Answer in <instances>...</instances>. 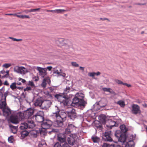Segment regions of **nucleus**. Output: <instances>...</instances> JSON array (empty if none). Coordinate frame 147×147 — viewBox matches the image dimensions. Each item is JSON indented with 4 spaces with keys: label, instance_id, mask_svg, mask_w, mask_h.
I'll return each instance as SVG.
<instances>
[{
    "label": "nucleus",
    "instance_id": "nucleus-31",
    "mask_svg": "<svg viewBox=\"0 0 147 147\" xmlns=\"http://www.w3.org/2000/svg\"><path fill=\"white\" fill-rule=\"evenodd\" d=\"M134 144V142L133 140H129L125 144V147H132L133 144Z\"/></svg>",
    "mask_w": 147,
    "mask_h": 147
},
{
    "label": "nucleus",
    "instance_id": "nucleus-35",
    "mask_svg": "<svg viewBox=\"0 0 147 147\" xmlns=\"http://www.w3.org/2000/svg\"><path fill=\"white\" fill-rule=\"evenodd\" d=\"M117 103L119 105L120 107H124L125 105L124 102L121 100L118 101L117 102Z\"/></svg>",
    "mask_w": 147,
    "mask_h": 147
},
{
    "label": "nucleus",
    "instance_id": "nucleus-64",
    "mask_svg": "<svg viewBox=\"0 0 147 147\" xmlns=\"http://www.w3.org/2000/svg\"><path fill=\"white\" fill-rule=\"evenodd\" d=\"M4 85H6V86H8L9 85V84L8 82H7V81H5L4 82Z\"/></svg>",
    "mask_w": 147,
    "mask_h": 147
},
{
    "label": "nucleus",
    "instance_id": "nucleus-53",
    "mask_svg": "<svg viewBox=\"0 0 147 147\" xmlns=\"http://www.w3.org/2000/svg\"><path fill=\"white\" fill-rule=\"evenodd\" d=\"M47 85V83L45 81H43L41 84V86L43 88H45L46 87Z\"/></svg>",
    "mask_w": 147,
    "mask_h": 147
},
{
    "label": "nucleus",
    "instance_id": "nucleus-15",
    "mask_svg": "<svg viewBox=\"0 0 147 147\" xmlns=\"http://www.w3.org/2000/svg\"><path fill=\"white\" fill-rule=\"evenodd\" d=\"M64 121L61 120L56 119L53 123V125L55 127H62L63 125V122Z\"/></svg>",
    "mask_w": 147,
    "mask_h": 147
},
{
    "label": "nucleus",
    "instance_id": "nucleus-23",
    "mask_svg": "<svg viewBox=\"0 0 147 147\" xmlns=\"http://www.w3.org/2000/svg\"><path fill=\"white\" fill-rule=\"evenodd\" d=\"M106 116L103 114H101L98 117L99 121L102 124H104L106 123Z\"/></svg>",
    "mask_w": 147,
    "mask_h": 147
},
{
    "label": "nucleus",
    "instance_id": "nucleus-56",
    "mask_svg": "<svg viewBox=\"0 0 147 147\" xmlns=\"http://www.w3.org/2000/svg\"><path fill=\"white\" fill-rule=\"evenodd\" d=\"M11 132L14 134H16L17 133V130L11 129Z\"/></svg>",
    "mask_w": 147,
    "mask_h": 147
},
{
    "label": "nucleus",
    "instance_id": "nucleus-8",
    "mask_svg": "<svg viewBox=\"0 0 147 147\" xmlns=\"http://www.w3.org/2000/svg\"><path fill=\"white\" fill-rule=\"evenodd\" d=\"M34 112V110L32 108H30L27 109L24 111L23 114L24 116L21 118V119H23L24 117L29 118L33 114Z\"/></svg>",
    "mask_w": 147,
    "mask_h": 147
},
{
    "label": "nucleus",
    "instance_id": "nucleus-50",
    "mask_svg": "<svg viewBox=\"0 0 147 147\" xmlns=\"http://www.w3.org/2000/svg\"><path fill=\"white\" fill-rule=\"evenodd\" d=\"M53 147H62V144H60L59 142H57L54 145Z\"/></svg>",
    "mask_w": 147,
    "mask_h": 147
},
{
    "label": "nucleus",
    "instance_id": "nucleus-19",
    "mask_svg": "<svg viewBox=\"0 0 147 147\" xmlns=\"http://www.w3.org/2000/svg\"><path fill=\"white\" fill-rule=\"evenodd\" d=\"M26 121L28 124L29 128H32L35 126L36 125L32 119H28Z\"/></svg>",
    "mask_w": 147,
    "mask_h": 147
},
{
    "label": "nucleus",
    "instance_id": "nucleus-29",
    "mask_svg": "<svg viewBox=\"0 0 147 147\" xmlns=\"http://www.w3.org/2000/svg\"><path fill=\"white\" fill-rule=\"evenodd\" d=\"M6 105V100H4L0 103V109L2 110L7 107Z\"/></svg>",
    "mask_w": 147,
    "mask_h": 147
},
{
    "label": "nucleus",
    "instance_id": "nucleus-38",
    "mask_svg": "<svg viewBox=\"0 0 147 147\" xmlns=\"http://www.w3.org/2000/svg\"><path fill=\"white\" fill-rule=\"evenodd\" d=\"M8 142L10 143H13L14 141L13 137V136H11L8 137Z\"/></svg>",
    "mask_w": 147,
    "mask_h": 147
},
{
    "label": "nucleus",
    "instance_id": "nucleus-2",
    "mask_svg": "<svg viewBox=\"0 0 147 147\" xmlns=\"http://www.w3.org/2000/svg\"><path fill=\"white\" fill-rule=\"evenodd\" d=\"M55 107H57V109H56L55 112L53 113L51 117L53 118L65 121L66 119L67 112H66L63 110H61L56 106Z\"/></svg>",
    "mask_w": 147,
    "mask_h": 147
},
{
    "label": "nucleus",
    "instance_id": "nucleus-11",
    "mask_svg": "<svg viewBox=\"0 0 147 147\" xmlns=\"http://www.w3.org/2000/svg\"><path fill=\"white\" fill-rule=\"evenodd\" d=\"M75 129V126L73 124H69L67 127L65 129V131L64 132V134H69Z\"/></svg>",
    "mask_w": 147,
    "mask_h": 147
},
{
    "label": "nucleus",
    "instance_id": "nucleus-30",
    "mask_svg": "<svg viewBox=\"0 0 147 147\" xmlns=\"http://www.w3.org/2000/svg\"><path fill=\"white\" fill-rule=\"evenodd\" d=\"M120 129L122 132L125 133L128 130V129L126 127L124 124L121 125L120 127Z\"/></svg>",
    "mask_w": 147,
    "mask_h": 147
},
{
    "label": "nucleus",
    "instance_id": "nucleus-60",
    "mask_svg": "<svg viewBox=\"0 0 147 147\" xmlns=\"http://www.w3.org/2000/svg\"><path fill=\"white\" fill-rule=\"evenodd\" d=\"M123 85H125L127 86L128 87H131V85L130 84H127L126 83H124Z\"/></svg>",
    "mask_w": 147,
    "mask_h": 147
},
{
    "label": "nucleus",
    "instance_id": "nucleus-46",
    "mask_svg": "<svg viewBox=\"0 0 147 147\" xmlns=\"http://www.w3.org/2000/svg\"><path fill=\"white\" fill-rule=\"evenodd\" d=\"M32 88L30 86H27L26 88L24 89V91H29L32 90Z\"/></svg>",
    "mask_w": 147,
    "mask_h": 147
},
{
    "label": "nucleus",
    "instance_id": "nucleus-39",
    "mask_svg": "<svg viewBox=\"0 0 147 147\" xmlns=\"http://www.w3.org/2000/svg\"><path fill=\"white\" fill-rule=\"evenodd\" d=\"M65 39L63 38H59L58 39L57 42H59L60 44L63 45H64L63 42L64 41Z\"/></svg>",
    "mask_w": 147,
    "mask_h": 147
},
{
    "label": "nucleus",
    "instance_id": "nucleus-7",
    "mask_svg": "<svg viewBox=\"0 0 147 147\" xmlns=\"http://www.w3.org/2000/svg\"><path fill=\"white\" fill-rule=\"evenodd\" d=\"M77 136L74 134H71L67 138V141L68 144L71 146L74 145L76 141Z\"/></svg>",
    "mask_w": 147,
    "mask_h": 147
},
{
    "label": "nucleus",
    "instance_id": "nucleus-9",
    "mask_svg": "<svg viewBox=\"0 0 147 147\" xmlns=\"http://www.w3.org/2000/svg\"><path fill=\"white\" fill-rule=\"evenodd\" d=\"M67 115L68 117L72 120H74L77 117L76 110L74 109H72L70 111L67 112Z\"/></svg>",
    "mask_w": 147,
    "mask_h": 147
},
{
    "label": "nucleus",
    "instance_id": "nucleus-17",
    "mask_svg": "<svg viewBox=\"0 0 147 147\" xmlns=\"http://www.w3.org/2000/svg\"><path fill=\"white\" fill-rule=\"evenodd\" d=\"M37 69L39 71V75L42 77H44L47 75V69L42 68L38 67H37Z\"/></svg>",
    "mask_w": 147,
    "mask_h": 147
},
{
    "label": "nucleus",
    "instance_id": "nucleus-44",
    "mask_svg": "<svg viewBox=\"0 0 147 147\" xmlns=\"http://www.w3.org/2000/svg\"><path fill=\"white\" fill-rule=\"evenodd\" d=\"M9 38L12 39L14 41H21L22 40V39H16L15 38L12 37H9Z\"/></svg>",
    "mask_w": 147,
    "mask_h": 147
},
{
    "label": "nucleus",
    "instance_id": "nucleus-49",
    "mask_svg": "<svg viewBox=\"0 0 147 147\" xmlns=\"http://www.w3.org/2000/svg\"><path fill=\"white\" fill-rule=\"evenodd\" d=\"M71 64L72 66L74 67H78L79 66V65L76 62H71Z\"/></svg>",
    "mask_w": 147,
    "mask_h": 147
},
{
    "label": "nucleus",
    "instance_id": "nucleus-14",
    "mask_svg": "<svg viewBox=\"0 0 147 147\" xmlns=\"http://www.w3.org/2000/svg\"><path fill=\"white\" fill-rule=\"evenodd\" d=\"M131 111L132 113L135 114H136L138 113H141L139 106L136 104L133 105Z\"/></svg>",
    "mask_w": 147,
    "mask_h": 147
},
{
    "label": "nucleus",
    "instance_id": "nucleus-59",
    "mask_svg": "<svg viewBox=\"0 0 147 147\" xmlns=\"http://www.w3.org/2000/svg\"><path fill=\"white\" fill-rule=\"evenodd\" d=\"M47 96L49 98H53V95L49 93H48Z\"/></svg>",
    "mask_w": 147,
    "mask_h": 147
},
{
    "label": "nucleus",
    "instance_id": "nucleus-33",
    "mask_svg": "<svg viewBox=\"0 0 147 147\" xmlns=\"http://www.w3.org/2000/svg\"><path fill=\"white\" fill-rule=\"evenodd\" d=\"M8 91H7L6 92L4 93V94H3L2 93H1V97L2 99H3V100H6V98L7 96L8 95Z\"/></svg>",
    "mask_w": 147,
    "mask_h": 147
},
{
    "label": "nucleus",
    "instance_id": "nucleus-40",
    "mask_svg": "<svg viewBox=\"0 0 147 147\" xmlns=\"http://www.w3.org/2000/svg\"><path fill=\"white\" fill-rule=\"evenodd\" d=\"M32 136L34 138H36L37 136V132L36 131H32L31 132Z\"/></svg>",
    "mask_w": 147,
    "mask_h": 147
},
{
    "label": "nucleus",
    "instance_id": "nucleus-1",
    "mask_svg": "<svg viewBox=\"0 0 147 147\" xmlns=\"http://www.w3.org/2000/svg\"><path fill=\"white\" fill-rule=\"evenodd\" d=\"M81 94L82 95V94L77 93L75 95H72L71 96H73V98L71 105L74 107L78 106L79 108L83 109L85 107L87 103L82 99L84 96H81Z\"/></svg>",
    "mask_w": 147,
    "mask_h": 147
},
{
    "label": "nucleus",
    "instance_id": "nucleus-43",
    "mask_svg": "<svg viewBox=\"0 0 147 147\" xmlns=\"http://www.w3.org/2000/svg\"><path fill=\"white\" fill-rule=\"evenodd\" d=\"M11 65V64L9 63H5L3 65V67H4L6 68H7Z\"/></svg>",
    "mask_w": 147,
    "mask_h": 147
},
{
    "label": "nucleus",
    "instance_id": "nucleus-54",
    "mask_svg": "<svg viewBox=\"0 0 147 147\" xmlns=\"http://www.w3.org/2000/svg\"><path fill=\"white\" fill-rule=\"evenodd\" d=\"M95 75V72H90L88 74V75L90 77H94V75Z\"/></svg>",
    "mask_w": 147,
    "mask_h": 147
},
{
    "label": "nucleus",
    "instance_id": "nucleus-34",
    "mask_svg": "<svg viewBox=\"0 0 147 147\" xmlns=\"http://www.w3.org/2000/svg\"><path fill=\"white\" fill-rule=\"evenodd\" d=\"M113 146V147H115L114 144H110L107 143H104L102 145V147H111Z\"/></svg>",
    "mask_w": 147,
    "mask_h": 147
},
{
    "label": "nucleus",
    "instance_id": "nucleus-47",
    "mask_svg": "<svg viewBox=\"0 0 147 147\" xmlns=\"http://www.w3.org/2000/svg\"><path fill=\"white\" fill-rule=\"evenodd\" d=\"M62 147H71L70 146L69 144L66 143H64V144H62Z\"/></svg>",
    "mask_w": 147,
    "mask_h": 147
},
{
    "label": "nucleus",
    "instance_id": "nucleus-62",
    "mask_svg": "<svg viewBox=\"0 0 147 147\" xmlns=\"http://www.w3.org/2000/svg\"><path fill=\"white\" fill-rule=\"evenodd\" d=\"M9 70H7L5 72L6 73V74L5 75H6V76H7V78L8 76H9Z\"/></svg>",
    "mask_w": 147,
    "mask_h": 147
},
{
    "label": "nucleus",
    "instance_id": "nucleus-10",
    "mask_svg": "<svg viewBox=\"0 0 147 147\" xmlns=\"http://www.w3.org/2000/svg\"><path fill=\"white\" fill-rule=\"evenodd\" d=\"M51 103V102L50 100H43L40 107L43 109L47 110L50 107Z\"/></svg>",
    "mask_w": 147,
    "mask_h": 147
},
{
    "label": "nucleus",
    "instance_id": "nucleus-4",
    "mask_svg": "<svg viewBox=\"0 0 147 147\" xmlns=\"http://www.w3.org/2000/svg\"><path fill=\"white\" fill-rule=\"evenodd\" d=\"M44 115V113L43 111H39L34 115V117L35 118V120L37 122L42 123L45 119Z\"/></svg>",
    "mask_w": 147,
    "mask_h": 147
},
{
    "label": "nucleus",
    "instance_id": "nucleus-22",
    "mask_svg": "<svg viewBox=\"0 0 147 147\" xmlns=\"http://www.w3.org/2000/svg\"><path fill=\"white\" fill-rule=\"evenodd\" d=\"M127 136L124 133H122L118 139V141L124 143L126 142Z\"/></svg>",
    "mask_w": 147,
    "mask_h": 147
},
{
    "label": "nucleus",
    "instance_id": "nucleus-61",
    "mask_svg": "<svg viewBox=\"0 0 147 147\" xmlns=\"http://www.w3.org/2000/svg\"><path fill=\"white\" fill-rule=\"evenodd\" d=\"M14 15L16 16L17 17L20 18H22L23 17V16H22V15H18L17 14H14Z\"/></svg>",
    "mask_w": 147,
    "mask_h": 147
},
{
    "label": "nucleus",
    "instance_id": "nucleus-48",
    "mask_svg": "<svg viewBox=\"0 0 147 147\" xmlns=\"http://www.w3.org/2000/svg\"><path fill=\"white\" fill-rule=\"evenodd\" d=\"M9 127L11 129H14V130H17L18 127L14 126L11 124L9 125Z\"/></svg>",
    "mask_w": 147,
    "mask_h": 147
},
{
    "label": "nucleus",
    "instance_id": "nucleus-24",
    "mask_svg": "<svg viewBox=\"0 0 147 147\" xmlns=\"http://www.w3.org/2000/svg\"><path fill=\"white\" fill-rule=\"evenodd\" d=\"M72 84H70L69 86H66V88L64 89V90L62 94H63L64 95H66V96L67 94L70 91V89L72 88Z\"/></svg>",
    "mask_w": 147,
    "mask_h": 147
},
{
    "label": "nucleus",
    "instance_id": "nucleus-52",
    "mask_svg": "<svg viewBox=\"0 0 147 147\" xmlns=\"http://www.w3.org/2000/svg\"><path fill=\"white\" fill-rule=\"evenodd\" d=\"M54 74H58V76H62L61 73L59 72L58 70H56L53 73Z\"/></svg>",
    "mask_w": 147,
    "mask_h": 147
},
{
    "label": "nucleus",
    "instance_id": "nucleus-51",
    "mask_svg": "<svg viewBox=\"0 0 147 147\" xmlns=\"http://www.w3.org/2000/svg\"><path fill=\"white\" fill-rule=\"evenodd\" d=\"M99 105V102H97L96 103L94 104L93 106V107L95 109L94 110L96 109V108L97 107V106Z\"/></svg>",
    "mask_w": 147,
    "mask_h": 147
},
{
    "label": "nucleus",
    "instance_id": "nucleus-5",
    "mask_svg": "<svg viewBox=\"0 0 147 147\" xmlns=\"http://www.w3.org/2000/svg\"><path fill=\"white\" fill-rule=\"evenodd\" d=\"M53 124V122L50 120L45 119L41 123V127L44 129H49Z\"/></svg>",
    "mask_w": 147,
    "mask_h": 147
},
{
    "label": "nucleus",
    "instance_id": "nucleus-20",
    "mask_svg": "<svg viewBox=\"0 0 147 147\" xmlns=\"http://www.w3.org/2000/svg\"><path fill=\"white\" fill-rule=\"evenodd\" d=\"M3 115L4 116L7 117L11 113V109L8 107L2 110Z\"/></svg>",
    "mask_w": 147,
    "mask_h": 147
},
{
    "label": "nucleus",
    "instance_id": "nucleus-37",
    "mask_svg": "<svg viewBox=\"0 0 147 147\" xmlns=\"http://www.w3.org/2000/svg\"><path fill=\"white\" fill-rule=\"evenodd\" d=\"M121 134H122L120 132V131H117L115 132V136L118 140Z\"/></svg>",
    "mask_w": 147,
    "mask_h": 147
},
{
    "label": "nucleus",
    "instance_id": "nucleus-25",
    "mask_svg": "<svg viewBox=\"0 0 147 147\" xmlns=\"http://www.w3.org/2000/svg\"><path fill=\"white\" fill-rule=\"evenodd\" d=\"M65 11H66V10L63 9H56L54 10H50L47 11L48 12L54 13H60Z\"/></svg>",
    "mask_w": 147,
    "mask_h": 147
},
{
    "label": "nucleus",
    "instance_id": "nucleus-41",
    "mask_svg": "<svg viewBox=\"0 0 147 147\" xmlns=\"http://www.w3.org/2000/svg\"><path fill=\"white\" fill-rule=\"evenodd\" d=\"M28 86H30L32 87H35V85L34 84V82L32 81H29L28 82Z\"/></svg>",
    "mask_w": 147,
    "mask_h": 147
},
{
    "label": "nucleus",
    "instance_id": "nucleus-45",
    "mask_svg": "<svg viewBox=\"0 0 147 147\" xmlns=\"http://www.w3.org/2000/svg\"><path fill=\"white\" fill-rule=\"evenodd\" d=\"M115 81L117 84H123L124 83L119 80L116 79L115 80Z\"/></svg>",
    "mask_w": 147,
    "mask_h": 147
},
{
    "label": "nucleus",
    "instance_id": "nucleus-55",
    "mask_svg": "<svg viewBox=\"0 0 147 147\" xmlns=\"http://www.w3.org/2000/svg\"><path fill=\"white\" fill-rule=\"evenodd\" d=\"M18 79L19 81H21L23 83H24L26 82V80L25 79H23L20 78H19Z\"/></svg>",
    "mask_w": 147,
    "mask_h": 147
},
{
    "label": "nucleus",
    "instance_id": "nucleus-16",
    "mask_svg": "<svg viewBox=\"0 0 147 147\" xmlns=\"http://www.w3.org/2000/svg\"><path fill=\"white\" fill-rule=\"evenodd\" d=\"M58 140L60 142V144H63L64 143H66V137L65 135L62 134L58 136Z\"/></svg>",
    "mask_w": 147,
    "mask_h": 147
},
{
    "label": "nucleus",
    "instance_id": "nucleus-42",
    "mask_svg": "<svg viewBox=\"0 0 147 147\" xmlns=\"http://www.w3.org/2000/svg\"><path fill=\"white\" fill-rule=\"evenodd\" d=\"M111 89L110 88H102V90L104 92H108L111 93L112 92L110 90Z\"/></svg>",
    "mask_w": 147,
    "mask_h": 147
},
{
    "label": "nucleus",
    "instance_id": "nucleus-32",
    "mask_svg": "<svg viewBox=\"0 0 147 147\" xmlns=\"http://www.w3.org/2000/svg\"><path fill=\"white\" fill-rule=\"evenodd\" d=\"M29 134V132L26 130L23 131L21 133L22 136L24 137L27 136Z\"/></svg>",
    "mask_w": 147,
    "mask_h": 147
},
{
    "label": "nucleus",
    "instance_id": "nucleus-26",
    "mask_svg": "<svg viewBox=\"0 0 147 147\" xmlns=\"http://www.w3.org/2000/svg\"><path fill=\"white\" fill-rule=\"evenodd\" d=\"M20 128L21 129H24L29 128L28 124H27L26 121L22 122L21 124Z\"/></svg>",
    "mask_w": 147,
    "mask_h": 147
},
{
    "label": "nucleus",
    "instance_id": "nucleus-6",
    "mask_svg": "<svg viewBox=\"0 0 147 147\" xmlns=\"http://www.w3.org/2000/svg\"><path fill=\"white\" fill-rule=\"evenodd\" d=\"M111 131L106 130L102 138L105 141L112 142L113 140L111 138Z\"/></svg>",
    "mask_w": 147,
    "mask_h": 147
},
{
    "label": "nucleus",
    "instance_id": "nucleus-58",
    "mask_svg": "<svg viewBox=\"0 0 147 147\" xmlns=\"http://www.w3.org/2000/svg\"><path fill=\"white\" fill-rule=\"evenodd\" d=\"M22 16H23V17L22 18V19H24V18H30V17L28 15H22Z\"/></svg>",
    "mask_w": 147,
    "mask_h": 147
},
{
    "label": "nucleus",
    "instance_id": "nucleus-57",
    "mask_svg": "<svg viewBox=\"0 0 147 147\" xmlns=\"http://www.w3.org/2000/svg\"><path fill=\"white\" fill-rule=\"evenodd\" d=\"M55 129H51V130L50 131H47V132L49 134H50L51 133V132H55Z\"/></svg>",
    "mask_w": 147,
    "mask_h": 147
},
{
    "label": "nucleus",
    "instance_id": "nucleus-36",
    "mask_svg": "<svg viewBox=\"0 0 147 147\" xmlns=\"http://www.w3.org/2000/svg\"><path fill=\"white\" fill-rule=\"evenodd\" d=\"M16 84V83L14 82L12 83L10 85V88L13 90H14L15 89L17 88Z\"/></svg>",
    "mask_w": 147,
    "mask_h": 147
},
{
    "label": "nucleus",
    "instance_id": "nucleus-28",
    "mask_svg": "<svg viewBox=\"0 0 147 147\" xmlns=\"http://www.w3.org/2000/svg\"><path fill=\"white\" fill-rule=\"evenodd\" d=\"M100 122L98 121L96 122L95 123V126L96 127L97 129H98L100 131H101L102 129V127L101 125Z\"/></svg>",
    "mask_w": 147,
    "mask_h": 147
},
{
    "label": "nucleus",
    "instance_id": "nucleus-3",
    "mask_svg": "<svg viewBox=\"0 0 147 147\" xmlns=\"http://www.w3.org/2000/svg\"><path fill=\"white\" fill-rule=\"evenodd\" d=\"M53 95L61 104H63L64 106H66L68 105L69 99L66 95H64L61 93H59Z\"/></svg>",
    "mask_w": 147,
    "mask_h": 147
},
{
    "label": "nucleus",
    "instance_id": "nucleus-12",
    "mask_svg": "<svg viewBox=\"0 0 147 147\" xmlns=\"http://www.w3.org/2000/svg\"><path fill=\"white\" fill-rule=\"evenodd\" d=\"M11 122L14 124L19 123L20 119L19 116L16 115H11L10 118Z\"/></svg>",
    "mask_w": 147,
    "mask_h": 147
},
{
    "label": "nucleus",
    "instance_id": "nucleus-27",
    "mask_svg": "<svg viewBox=\"0 0 147 147\" xmlns=\"http://www.w3.org/2000/svg\"><path fill=\"white\" fill-rule=\"evenodd\" d=\"M91 139L94 143H98L100 141L99 138L95 135L92 136L91 137Z\"/></svg>",
    "mask_w": 147,
    "mask_h": 147
},
{
    "label": "nucleus",
    "instance_id": "nucleus-21",
    "mask_svg": "<svg viewBox=\"0 0 147 147\" xmlns=\"http://www.w3.org/2000/svg\"><path fill=\"white\" fill-rule=\"evenodd\" d=\"M43 101V100L42 97L38 98L36 100L34 103V105L36 106H38L40 107Z\"/></svg>",
    "mask_w": 147,
    "mask_h": 147
},
{
    "label": "nucleus",
    "instance_id": "nucleus-13",
    "mask_svg": "<svg viewBox=\"0 0 147 147\" xmlns=\"http://www.w3.org/2000/svg\"><path fill=\"white\" fill-rule=\"evenodd\" d=\"M25 70H26V69L23 66L19 67L17 66L14 68V70L15 72L20 74H22L25 72Z\"/></svg>",
    "mask_w": 147,
    "mask_h": 147
},
{
    "label": "nucleus",
    "instance_id": "nucleus-63",
    "mask_svg": "<svg viewBox=\"0 0 147 147\" xmlns=\"http://www.w3.org/2000/svg\"><path fill=\"white\" fill-rule=\"evenodd\" d=\"M79 69L83 71H84V67L81 66L80 67Z\"/></svg>",
    "mask_w": 147,
    "mask_h": 147
},
{
    "label": "nucleus",
    "instance_id": "nucleus-18",
    "mask_svg": "<svg viewBox=\"0 0 147 147\" xmlns=\"http://www.w3.org/2000/svg\"><path fill=\"white\" fill-rule=\"evenodd\" d=\"M108 122L109 123V125H106V126L110 129L112 128V127L115 126L117 127L118 125V124L116 123V122L113 120L111 119H109L108 120Z\"/></svg>",
    "mask_w": 147,
    "mask_h": 147
}]
</instances>
